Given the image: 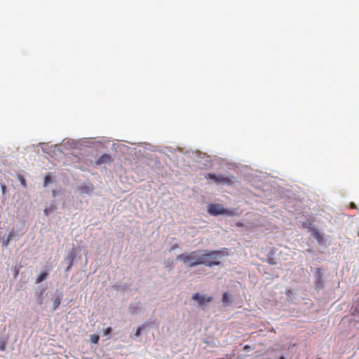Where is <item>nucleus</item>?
<instances>
[{
	"mask_svg": "<svg viewBox=\"0 0 359 359\" xmlns=\"http://www.w3.org/2000/svg\"><path fill=\"white\" fill-rule=\"evenodd\" d=\"M224 256L221 250H196L189 254L183 253L177 257L178 260L187 264L189 267H194L198 265H205L209 267L220 264L217 259Z\"/></svg>",
	"mask_w": 359,
	"mask_h": 359,
	"instance_id": "nucleus-1",
	"label": "nucleus"
},
{
	"mask_svg": "<svg viewBox=\"0 0 359 359\" xmlns=\"http://www.w3.org/2000/svg\"><path fill=\"white\" fill-rule=\"evenodd\" d=\"M208 212L210 215L217 216L219 215H226L229 216H234L233 211L225 209L222 205L217 203H212L208 205Z\"/></svg>",
	"mask_w": 359,
	"mask_h": 359,
	"instance_id": "nucleus-2",
	"label": "nucleus"
},
{
	"mask_svg": "<svg viewBox=\"0 0 359 359\" xmlns=\"http://www.w3.org/2000/svg\"><path fill=\"white\" fill-rule=\"evenodd\" d=\"M205 177L207 180H213L217 184H231L233 183L231 179L222 175H216L213 173H208Z\"/></svg>",
	"mask_w": 359,
	"mask_h": 359,
	"instance_id": "nucleus-3",
	"label": "nucleus"
},
{
	"mask_svg": "<svg viewBox=\"0 0 359 359\" xmlns=\"http://www.w3.org/2000/svg\"><path fill=\"white\" fill-rule=\"evenodd\" d=\"M192 299L198 302L199 305H203L205 303L210 302L212 299L211 297H205L199 294L198 293H196L192 296Z\"/></svg>",
	"mask_w": 359,
	"mask_h": 359,
	"instance_id": "nucleus-4",
	"label": "nucleus"
},
{
	"mask_svg": "<svg viewBox=\"0 0 359 359\" xmlns=\"http://www.w3.org/2000/svg\"><path fill=\"white\" fill-rule=\"evenodd\" d=\"M316 283L315 285L316 288L320 289L323 287V275L319 271V269L316 273Z\"/></svg>",
	"mask_w": 359,
	"mask_h": 359,
	"instance_id": "nucleus-5",
	"label": "nucleus"
},
{
	"mask_svg": "<svg viewBox=\"0 0 359 359\" xmlns=\"http://www.w3.org/2000/svg\"><path fill=\"white\" fill-rule=\"evenodd\" d=\"M111 161V156L108 154L102 155L97 161V164L105 163Z\"/></svg>",
	"mask_w": 359,
	"mask_h": 359,
	"instance_id": "nucleus-6",
	"label": "nucleus"
},
{
	"mask_svg": "<svg viewBox=\"0 0 359 359\" xmlns=\"http://www.w3.org/2000/svg\"><path fill=\"white\" fill-rule=\"evenodd\" d=\"M48 273L46 272V271H43V272H41L36 278L35 280V283L36 284H39L41 282L43 281L44 280H46L48 277Z\"/></svg>",
	"mask_w": 359,
	"mask_h": 359,
	"instance_id": "nucleus-7",
	"label": "nucleus"
},
{
	"mask_svg": "<svg viewBox=\"0 0 359 359\" xmlns=\"http://www.w3.org/2000/svg\"><path fill=\"white\" fill-rule=\"evenodd\" d=\"M93 189H94V188H93V185L90 187H88V186H81L79 187V190L82 193H85V194H90V192H92L93 191Z\"/></svg>",
	"mask_w": 359,
	"mask_h": 359,
	"instance_id": "nucleus-8",
	"label": "nucleus"
},
{
	"mask_svg": "<svg viewBox=\"0 0 359 359\" xmlns=\"http://www.w3.org/2000/svg\"><path fill=\"white\" fill-rule=\"evenodd\" d=\"M313 236L316 238V239L318 241V243H322V241L323 240V237L318 231L314 230Z\"/></svg>",
	"mask_w": 359,
	"mask_h": 359,
	"instance_id": "nucleus-9",
	"label": "nucleus"
},
{
	"mask_svg": "<svg viewBox=\"0 0 359 359\" xmlns=\"http://www.w3.org/2000/svg\"><path fill=\"white\" fill-rule=\"evenodd\" d=\"M61 304V298L57 297L54 301L53 304V310L55 311L60 306Z\"/></svg>",
	"mask_w": 359,
	"mask_h": 359,
	"instance_id": "nucleus-10",
	"label": "nucleus"
},
{
	"mask_svg": "<svg viewBox=\"0 0 359 359\" xmlns=\"http://www.w3.org/2000/svg\"><path fill=\"white\" fill-rule=\"evenodd\" d=\"M43 292H44V290H43L40 292L37 293L36 302L38 304L41 305L43 302Z\"/></svg>",
	"mask_w": 359,
	"mask_h": 359,
	"instance_id": "nucleus-11",
	"label": "nucleus"
},
{
	"mask_svg": "<svg viewBox=\"0 0 359 359\" xmlns=\"http://www.w3.org/2000/svg\"><path fill=\"white\" fill-rule=\"evenodd\" d=\"M55 206L53 205H51L50 206L46 207L44 209V213L46 215H48L51 212L55 210Z\"/></svg>",
	"mask_w": 359,
	"mask_h": 359,
	"instance_id": "nucleus-12",
	"label": "nucleus"
},
{
	"mask_svg": "<svg viewBox=\"0 0 359 359\" xmlns=\"http://www.w3.org/2000/svg\"><path fill=\"white\" fill-rule=\"evenodd\" d=\"M100 339V337L97 334H92L90 336V341L93 344H97Z\"/></svg>",
	"mask_w": 359,
	"mask_h": 359,
	"instance_id": "nucleus-13",
	"label": "nucleus"
},
{
	"mask_svg": "<svg viewBox=\"0 0 359 359\" xmlns=\"http://www.w3.org/2000/svg\"><path fill=\"white\" fill-rule=\"evenodd\" d=\"M18 179L19 180V181L20 182V184L24 187H27V182H26V180L25 179L20 175H18Z\"/></svg>",
	"mask_w": 359,
	"mask_h": 359,
	"instance_id": "nucleus-14",
	"label": "nucleus"
},
{
	"mask_svg": "<svg viewBox=\"0 0 359 359\" xmlns=\"http://www.w3.org/2000/svg\"><path fill=\"white\" fill-rule=\"evenodd\" d=\"M52 182L51 177L48 175H46L44 178V186H47L49 183Z\"/></svg>",
	"mask_w": 359,
	"mask_h": 359,
	"instance_id": "nucleus-15",
	"label": "nucleus"
},
{
	"mask_svg": "<svg viewBox=\"0 0 359 359\" xmlns=\"http://www.w3.org/2000/svg\"><path fill=\"white\" fill-rule=\"evenodd\" d=\"M229 299V294L227 292H225L223 294V296H222V302L223 303H226Z\"/></svg>",
	"mask_w": 359,
	"mask_h": 359,
	"instance_id": "nucleus-16",
	"label": "nucleus"
},
{
	"mask_svg": "<svg viewBox=\"0 0 359 359\" xmlns=\"http://www.w3.org/2000/svg\"><path fill=\"white\" fill-rule=\"evenodd\" d=\"M112 331V329L111 327H107L106 329L104 330V335H108Z\"/></svg>",
	"mask_w": 359,
	"mask_h": 359,
	"instance_id": "nucleus-17",
	"label": "nucleus"
},
{
	"mask_svg": "<svg viewBox=\"0 0 359 359\" xmlns=\"http://www.w3.org/2000/svg\"><path fill=\"white\" fill-rule=\"evenodd\" d=\"M1 192H2L3 195H5L6 193V190H7L6 186L5 184H1Z\"/></svg>",
	"mask_w": 359,
	"mask_h": 359,
	"instance_id": "nucleus-18",
	"label": "nucleus"
},
{
	"mask_svg": "<svg viewBox=\"0 0 359 359\" xmlns=\"http://www.w3.org/2000/svg\"><path fill=\"white\" fill-rule=\"evenodd\" d=\"M141 330H142V329H141V327H137V330H136V332H135V337H139V336L140 335V334H141Z\"/></svg>",
	"mask_w": 359,
	"mask_h": 359,
	"instance_id": "nucleus-19",
	"label": "nucleus"
},
{
	"mask_svg": "<svg viewBox=\"0 0 359 359\" xmlns=\"http://www.w3.org/2000/svg\"><path fill=\"white\" fill-rule=\"evenodd\" d=\"M10 236H11V234L8 236V237L7 238V239L4 242V245L5 247L8 246V243H9V241H10Z\"/></svg>",
	"mask_w": 359,
	"mask_h": 359,
	"instance_id": "nucleus-20",
	"label": "nucleus"
},
{
	"mask_svg": "<svg viewBox=\"0 0 359 359\" xmlns=\"http://www.w3.org/2000/svg\"><path fill=\"white\" fill-rule=\"evenodd\" d=\"M236 225L237 226H238V227H241V226H244V224H243V222H237L236 223Z\"/></svg>",
	"mask_w": 359,
	"mask_h": 359,
	"instance_id": "nucleus-21",
	"label": "nucleus"
},
{
	"mask_svg": "<svg viewBox=\"0 0 359 359\" xmlns=\"http://www.w3.org/2000/svg\"><path fill=\"white\" fill-rule=\"evenodd\" d=\"M243 349H244V350H245V351H248L251 350V347H250V346H249V345H245V346L243 347Z\"/></svg>",
	"mask_w": 359,
	"mask_h": 359,
	"instance_id": "nucleus-22",
	"label": "nucleus"
},
{
	"mask_svg": "<svg viewBox=\"0 0 359 359\" xmlns=\"http://www.w3.org/2000/svg\"><path fill=\"white\" fill-rule=\"evenodd\" d=\"M350 208H356V205L354 203H350Z\"/></svg>",
	"mask_w": 359,
	"mask_h": 359,
	"instance_id": "nucleus-23",
	"label": "nucleus"
},
{
	"mask_svg": "<svg viewBox=\"0 0 359 359\" xmlns=\"http://www.w3.org/2000/svg\"><path fill=\"white\" fill-rule=\"evenodd\" d=\"M6 348V346L4 344H2L0 346V350L4 351Z\"/></svg>",
	"mask_w": 359,
	"mask_h": 359,
	"instance_id": "nucleus-24",
	"label": "nucleus"
},
{
	"mask_svg": "<svg viewBox=\"0 0 359 359\" xmlns=\"http://www.w3.org/2000/svg\"><path fill=\"white\" fill-rule=\"evenodd\" d=\"M177 247H178V246H177V244H175V245H172V246L171 250H175V248H177Z\"/></svg>",
	"mask_w": 359,
	"mask_h": 359,
	"instance_id": "nucleus-25",
	"label": "nucleus"
},
{
	"mask_svg": "<svg viewBox=\"0 0 359 359\" xmlns=\"http://www.w3.org/2000/svg\"><path fill=\"white\" fill-rule=\"evenodd\" d=\"M269 263L271 264H274L275 262H273V260H269Z\"/></svg>",
	"mask_w": 359,
	"mask_h": 359,
	"instance_id": "nucleus-26",
	"label": "nucleus"
},
{
	"mask_svg": "<svg viewBox=\"0 0 359 359\" xmlns=\"http://www.w3.org/2000/svg\"><path fill=\"white\" fill-rule=\"evenodd\" d=\"M71 266H72V264L68 266L67 269H70Z\"/></svg>",
	"mask_w": 359,
	"mask_h": 359,
	"instance_id": "nucleus-27",
	"label": "nucleus"
}]
</instances>
